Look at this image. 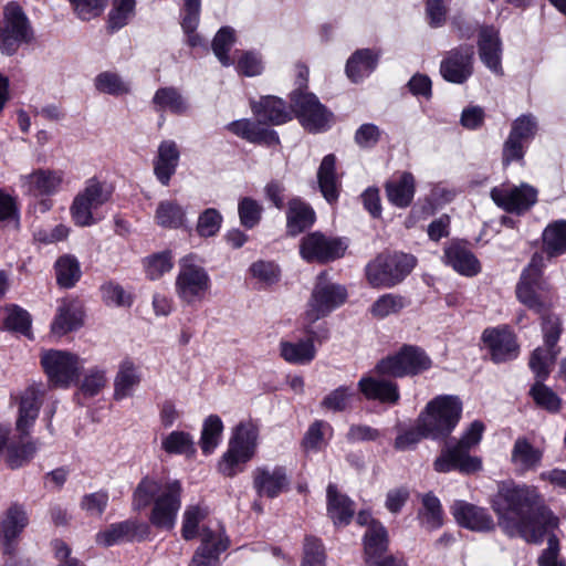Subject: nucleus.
Returning a JSON list of instances; mask_svg holds the SVG:
<instances>
[{
    "instance_id": "obj_61",
    "label": "nucleus",
    "mask_w": 566,
    "mask_h": 566,
    "mask_svg": "<svg viewBox=\"0 0 566 566\" xmlns=\"http://www.w3.org/2000/svg\"><path fill=\"white\" fill-rule=\"evenodd\" d=\"M109 496L106 491H97L85 494L80 503L81 509L93 517H99L108 505Z\"/></svg>"
},
{
    "instance_id": "obj_4",
    "label": "nucleus",
    "mask_w": 566,
    "mask_h": 566,
    "mask_svg": "<svg viewBox=\"0 0 566 566\" xmlns=\"http://www.w3.org/2000/svg\"><path fill=\"white\" fill-rule=\"evenodd\" d=\"M483 431L484 424L479 420L473 421L459 441L446 444L433 462L434 470L440 473L457 470L465 474L480 471L482 461L470 455V450L480 443Z\"/></svg>"
},
{
    "instance_id": "obj_30",
    "label": "nucleus",
    "mask_w": 566,
    "mask_h": 566,
    "mask_svg": "<svg viewBox=\"0 0 566 566\" xmlns=\"http://www.w3.org/2000/svg\"><path fill=\"white\" fill-rule=\"evenodd\" d=\"M44 391L41 385H31L23 391L20 399L17 430L27 436L38 418Z\"/></svg>"
},
{
    "instance_id": "obj_59",
    "label": "nucleus",
    "mask_w": 566,
    "mask_h": 566,
    "mask_svg": "<svg viewBox=\"0 0 566 566\" xmlns=\"http://www.w3.org/2000/svg\"><path fill=\"white\" fill-rule=\"evenodd\" d=\"M354 397V390L348 386H339L331 391L321 402L322 407L334 412L344 411Z\"/></svg>"
},
{
    "instance_id": "obj_43",
    "label": "nucleus",
    "mask_w": 566,
    "mask_h": 566,
    "mask_svg": "<svg viewBox=\"0 0 566 566\" xmlns=\"http://www.w3.org/2000/svg\"><path fill=\"white\" fill-rule=\"evenodd\" d=\"M318 186L324 198L335 202L338 198V179L336 175V157L333 154L326 155L317 171Z\"/></svg>"
},
{
    "instance_id": "obj_47",
    "label": "nucleus",
    "mask_w": 566,
    "mask_h": 566,
    "mask_svg": "<svg viewBox=\"0 0 566 566\" xmlns=\"http://www.w3.org/2000/svg\"><path fill=\"white\" fill-rule=\"evenodd\" d=\"M185 210L184 208L174 200H165L159 202L155 220L164 228L177 229L185 222Z\"/></svg>"
},
{
    "instance_id": "obj_46",
    "label": "nucleus",
    "mask_w": 566,
    "mask_h": 566,
    "mask_svg": "<svg viewBox=\"0 0 566 566\" xmlns=\"http://www.w3.org/2000/svg\"><path fill=\"white\" fill-rule=\"evenodd\" d=\"M56 282L64 289H71L81 279L80 262L73 255L65 254L55 262Z\"/></svg>"
},
{
    "instance_id": "obj_60",
    "label": "nucleus",
    "mask_w": 566,
    "mask_h": 566,
    "mask_svg": "<svg viewBox=\"0 0 566 566\" xmlns=\"http://www.w3.org/2000/svg\"><path fill=\"white\" fill-rule=\"evenodd\" d=\"M107 382L106 371L99 367H93L87 370L81 382V391L85 396H96Z\"/></svg>"
},
{
    "instance_id": "obj_23",
    "label": "nucleus",
    "mask_w": 566,
    "mask_h": 566,
    "mask_svg": "<svg viewBox=\"0 0 566 566\" xmlns=\"http://www.w3.org/2000/svg\"><path fill=\"white\" fill-rule=\"evenodd\" d=\"M490 196L497 207L511 213L522 214L531 205V187L527 184L501 185L492 188Z\"/></svg>"
},
{
    "instance_id": "obj_49",
    "label": "nucleus",
    "mask_w": 566,
    "mask_h": 566,
    "mask_svg": "<svg viewBox=\"0 0 566 566\" xmlns=\"http://www.w3.org/2000/svg\"><path fill=\"white\" fill-rule=\"evenodd\" d=\"M408 305L406 297L386 293L379 296L370 306V314L376 318H385L389 315L398 314Z\"/></svg>"
},
{
    "instance_id": "obj_42",
    "label": "nucleus",
    "mask_w": 566,
    "mask_h": 566,
    "mask_svg": "<svg viewBox=\"0 0 566 566\" xmlns=\"http://www.w3.org/2000/svg\"><path fill=\"white\" fill-rule=\"evenodd\" d=\"M327 512L335 525L348 524L355 512L354 503L333 484L327 488Z\"/></svg>"
},
{
    "instance_id": "obj_11",
    "label": "nucleus",
    "mask_w": 566,
    "mask_h": 566,
    "mask_svg": "<svg viewBox=\"0 0 566 566\" xmlns=\"http://www.w3.org/2000/svg\"><path fill=\"white\" fill-rule=\"evenodd\" d=\"M432 361L423 349L412 345L402 346L396 354L382 358L375 366L378 376L401 378L416 376L431 368Z\"/></svg>"
},
{
    "instance_id": "obj_53",
    "label": "nucleus",
    "mask_w": 566,
    "mask_h": 566,
    "mask_svg": "<svg viewBox=\"0 0 566 566\" xmlns=\"http://www.w3.org/2000/svg\"><path fill=\"white\" fill-rule=\"evenodd\" d=\"M135 0H113L108 14V24L113 30L125 27L135 14Z\"/></svg>"
},
{
    "instance_id": "obj_34",
    "label": "nucleus",
    "mask_w": 566,
    "mask_h": 566,
    "mask_svg": "<svg viewBox=\"0 0 566 566\" xmlns=\"http://www.w3.org/2000/svg\"><path fill=\"white\" fill-rule=\"evenodd\" d=\"M179 157L180 153L174 140L160 143L154 161V172L161 185H169L171 176L176 172Z\"/></svg>"
},
{
    "instance_id": "obj_64",
    "label": "nucleus",
    "mask_w": 566,
    "mask_h": 566,
    "mask_svg": "<svg viewBox=\"0 0 566 566\" xmlns=\"http://www.w3.org/2000/svg\"><path fill=\"white\" fill-rule=\"evenodd\" d=\"M331 426L323 420H317L313 422L304 438H303V447L307 451H318L325 446L324 433L326 430H331Z\"/></svg>"
},
{
    "instance_id": "obj_10",
    "label": "nucleus",
    "mask_w": 566,
    "mask_h": 566,
    "mask_svg": "<svg viewBox=\"0 0 566 566\" xmlns=\"http://www.w3.org/2000/svg\"><path fill=\"white\" fill-rule=\"evenodd\" d=\"M84 363L77 354L65 349H43L40 354V364L48 382L55 388L66 389L76 384Z\"/></svg>"
},
{
    "instance_id": "obj_22",
    "label": "nucleus",
    "mask_w": 566,
    "mask_h": 566,
    "mask_svg": "<svg viewBox=\"0 0 566 566\" xmlns=\"http://www.w3.org/2000/svg\"><path fill=\"white\" fill-rule=\"evenodd\" d=\"M150 534V527L147 523L137 520H126L111 524L104 531L96 534V543L108 547L120 542H130L134 539H145Z\"/></svg>"
},
{
    "instance_id": "obj_37",
    "label": "nucleus",
    "mask_w": 566,
    "mask_h": 566,
    "mask_svg": "<svg viewBox=\"0 0 566 566\" xmlns=\"http://www.w3.org/2000/svg\"><path fill=\"white\" fill-rule=\"evenodd\" d=\"M378 60V52L370 49L357 50L347 60L346 74L352 82L358 83L376 70Z\"/></svg>"
},
{
    "instance_id": "obj_25",
    "label": "nucleus",
    "mask_w": 566,
    "mask_h": 566,
    "mask_svg": "<svg viewBox=\"0 0 566 566\" xmlns=\"http://www.w3.org/2000/svg\"><path fill=\"white\" fill-rule=\"evenodd\" d=\"M358 389L367 400L385 405L395 406L400 399L398 384L386 378L365 375L358 381Z\"/></svg>"
},
{
    "instance_id": "obj_24",
    "label": "nucleus",
    "mask_w": 566,
    "mask_h": 566,
    "mask_svg": "<svg viewBox=\"0 0 566 566\" xmlns=\"http://www.w3.org/2000/svg\"><path fill=\"white\" fill-rule=\"evenodd\" d=\"M229 541L223 532L203 530L201 545L196 551L189 566H219V556L228 548Z\"/></svg>"
},
{
    "instance_id": "obj_50",
    "label": "nucleus",
    "mask_w": 566,
    "mask_h": 566,
    "mask_svg": "<svg viewBox=\"0 0 566 566\" xmlns=\"http://www.w3.org/2000/svg\"><path fill=\"white\" fill-rule=\"evenodd\" d=\"M0 326L2 328L19 332L21 334L27 335L30 331L31 326V317L30 314L17 306H8L2 311V318H1Z\"/></svg>"
},
{
    "instance_id": "obj_36",
    "label": "nucleus",
    "mask_w": 566,
    "mask_h": 566,
    "mask_svg": "<svg viewBox=\"0 0 566 566\" xmlns=\"http://www.w3.org/2000/svg\"><path fill=\"white\" fill-rule=\"evenodd\" d=\"M140 381L139 368L129 359L123 360L114 378V399L119 401L132 397Z\"/></svg>"
},
{
    "instance_id": "obj_55",
    "label": "nucleus",
    "mask_w": 566,
    "mask_h": 566,
    "mask_svg": "<svg viewBox=\"0 0 566 566\" xmlns=\"http://www.w3.org/2000/svg\"><path fill=\"white\" fill-rule=\"evenodd\" d=\"M533 402L551 413L562 409L560 397L552 388L541 384L533 385Z\"/></svg>"
},
{
    "instance_id": "obj_13",
    "label": "nucleus",
    "mask_w": 566,
    "mask_h": 566,
    "mask_svg": "<svg viewBox=\"0 0 566 566\" xmlns=\"http://www.w3.org/2000/svg\"><path fill=\"white\" fill-rule=\"evenodd\" d=\"M558 525V518L545 505L542 499L533 495V544L538 543L536 530L543 528L541 536L547 538V547L537 559L538 566H566L564 559L559 558V542L553 534Z\"/></svg>"
},
{
    "instance_id": "obj_56",
    "label": "nucleus",
    "mask_w": 566,
    "mask_h": 566,
    "mask_svg": "<svg viewBox=\"0 0 566 566\" xmlns=\"http://www.w3.org/2000/svg\"><path fill=\"white\" fill-rule=\"evenodd\" d=\"M302 566H326L325 548L321 539L313 536L305 538Z\"/></svg>"
},
{
    "instance_id": "obj_40",
    "label": "nucleus",
    "mask_w": 566,
    "mask_h": 566,
    "mask_svg": "<svg viewBox=\"0 0 566 566\" xmlns=\"http://www.w3.org/2000/svg\"><path fill=\"white\" fill-rule=\"evenodd\" d=\"M153 104L157 112H169L175 115H185L190 107L187 98L174 86L158 88L153 96Z\"/></svg>"
},
{
    "instance_id": "obj_9",
    "label": "nucleus",
    "mask_w": 566,
    "mask_h": 566,
    "mask_svg": "<svg viewBox=\"0 0 566 566\" xmlns=\"http://www.w3.org/2000/svg\"><path fill=\"white\" fill-rule=\"evenodd\" d=\"M211 290V277L208 271L198 264L193 255L179 261V271L175 281L177 297L188 306L202 303Z\"/></svg>"
},
{
    "instance_id": "obj_54",
    "label": "nucleus",
    "mask_w": 566,
    "mask_h": 566,
    "mask_svg": "<svg viewBox=\"0 0 566 566\" xmlns=\"http://www.w3.org/2000/svg\"><path fill=\"white\" fill-rule=\"evenodd\" d=\"M233 43L234 30L230 27L221 28L213 38V53L223 66H230L232 64V61L229 57L228 52L230 51Z\"/></svg>"
},
{
    "instance_id": "obj_31",
    "label": "nucleus",
    "mask_w": 566,
    "mask_h": 566,
    "mask_svg": "<svg viewBox=\"0 0 566 566\" xmlns=\"http://www.w3.org/2000/svg\"><path fill=\"white\" fill-rule=\"evenodd\" d=\"M479 55L482 63L494 74H502V45L499 32L493 27H483L479 36Z\"/></svg>"
},
{
    "instance_id": "obj_26",
    "label": "nucleus",
    "mask_w": 566,
    "mask_h": 566,
    "mask_svg": "<svg viewBox=\"0 0 566 566\" xmlns=\"http://www.w3.org/2000/svg\"><path fill=\"white\" fill-rule=\"evenodd\" d=\"M29 524V516L23 506L14 504L4 513L0 524V538L4 554L14 551L15 542Z\"/></svg>"
},
{
    "instance_id": "obj_44",
    "label": "nucleus",
    "mask_w": 566,
    "mask_h": 566,
    "mask_svg": "<svg viewBox=\"0 0 566 566\" xmlns=\"http://www.w3.org/2000/svg\"><path fill=\"white\" fill-rule=\"evenodd\" d=\"M200 9L201 0H184L180 11L181 27L187 35V43L193 48L202 44L201 36L195 32L200 21Z\"/></svg>"
},
{
    "instance_id": "obj_38",
    "label": "nucleus",
    "mask_w": 566,
    "mask_h": 566,
    "mask_svg": "<svg viewBox=\"0 0 566 566\" xmlns=\"http://www.w3.org/2000/svg\"><path fill=\"white\" fill-rule=\"evenodd\" d=\"M315 221L314 210L303 200L294 198L289 201L286 211V231L295 237L310 228Z\"/></svg>"
},
{
    "instance_id": "obj_14",
    "label": "nucleus",
    "mask_w": 566,
    "mask_h": 566,
    "mask_svg": "<svg viewBox=\"0 0 566 566\" xmlns=\"http://www.w3.org/2000/svg\"><path fill=\"white\" fill-rule=\"evenodd\" d=\"M33 39V30L22 8L15 2L8 3L3 9V21L0 27V51L11 55L23 43Z\"/></svg>"
},
{
    "instance_id": "obj_48",
    "label": "nucleus",
    "mask_w": 566,
    "mask_h": 566,
    "mask_svg": "<svg viewBox=\"0 0 566 566\" xmlns=\"http://www.w3.org/2000/svg\"><path fill=\"white\" fill-rule=\"evenodd\" d=\"M419 518L428 530H437L443 524V513L439 499L432 493L422 496V509Z\"/></svg>"
},
{
    "instance_id": "obj_21",
    "label": "nucleus",
    "mask_w": 566,
    "mask_h": 566,
    "mask_svg": "<svg viewBox=\"0 0 566 566\" xmlns=\"http://www.w3.org/2000/svg\"><path fill=\"white\" fill-rule=\"evenodd\" d=\"M64 181V172L54 169H35L20 177L21 188L33 197L53 196L57 193Z\"/></svg>"
},
{
    "instance_id": "obj_2",
    "label": "nucleus",
    "mask_w": 566,
    "mask_h": 566,
    "mask_svg": "<svg viewBox=\"0 0 566 566\" xmlns=\"http://www.w3.org/2000/svg\"><path fill=\"white\" fill-rule=\"evenodd\" d=\"M554 298L549 289L533 280V316H536L545 346L533 352V374L538 379L549 375L558 354L555 346L563 333L562 321L552 310Z\"/></svg>"
},
{
    "instance_id": "obj_16",
    "label": "nucleus",
    "mask_w": 566,
    "mask_h": 566,
    "mask_svg": "<svg viewBox=\"0 0 566 566\" xmlns=\"http://www.w3.org/2000/svg\"><path fill=\"white\" fill-rule=\"evenodd\" d=\"M347 242L340 238L312 232L302 238L300 254L307 262L326 263L344 256Z\"/></svg>"
},
{
    "instance_id": "obj_6",
    "label": "nucleus",
    "mask_w": 566,
    "mask_h": 566,
    "mask_svg": "<svg viewBox=\"0 0 566 566\" xmlns=\"http://www.w3.org/2000/svg\"><path fill=\"white\" fill-rule=\"evenodd\" d=\"M417 260L402 252H382L365 268L367 282L374 289H391L401 283L413 270Z\"/></svg>"
},
{
    "instance_id": "obj_35",
    "label": "nucleus",
    "mask_w": 566,
    "mask_h": 566,
    "mask_svg": "<svg viewBox=\"0 0 566 566\" xmlns=\"http://www.w3.org/2000/svg\"><path fill=\"white\" fill-rule=\"evenodd\" d=\"M531 135V118L522 116L517 118L512 127L509 138L503 147V164L510 165L524 157L523 140Z\"/></svg>"
},
{
    "instance_id": "obj_41",
    "label": "nucleus",
    "mask_w": 566,
    "mask_h": 566,
    "mask_svg": "<svg viewBox=\"0 0 566 566\" xmlns=\"http://www.w3.org/2000/svg\"><path fill=\"white\" fill-rule=\"evenodd\" d=\"M253 111L260 120L272 125H281L292 119V111L284 101L275 96L263 97L253 106Z\"/></svg>"
},
{
    "instance_id": "obj_32",
    "label": "nucleus",
    "mask_w": 566,
    "mask_h": 566,
    "mask_svg": "<svg viewBox=\"0 0 566 566\" xmlns=\"http://www.w3.org/2000/svg\"><path fill=\"white\" fill-rule=\"evenodd\" d=\"M385 191L388 201L397 208L411 205L416 192V180L411 172L402 171L394 175L386 184Z\"/></svg>"
},
{
    "instance_id": "obj_52",
    "label": "nucleus",
    "mask_w": 566,
    "mask_h": 566,
    "mask_svg": "<svg viewBox=\"0 0 566 566\" xmlns=\"http://www.w3.org/2000/svg\"><path fill=\"white\" fill-rule=\"evenodd\" d=\"M95 88L104 94L119 96L130 92V83L113 72H102L94 80Z\"/></svg>"
},
{
    "instance_id": "obj_58",
    "label": "nucleus",
    "mask_w": 566,
    "mask_h": 566,
    "mask_svg": "<svg viewBox=\"0 0 566 566\" xmlns=\"http://www.w3.org/2000/svg\"><path fill=\"white\" fill-rule=\"evenodd\" d=\"M262 211V206L250 197L242 198L238 206L240 222L248 229H252L260 222Z\"/></svg>"
},
{
    "instance_id": "obj_29",
    "label": "nucleus",
    "mask_w": 566,
    "mask_h": 566,
    "mask_svg": "<svg viewBox=\"0 0 566 566\" xmlns=\"http://www.w3.org/2000/svg\"><path fill=\"white\" fill-rule=\"evenodd\" d=\"M83 325V311L74 298H63L56 308V314L51 323V333L62 337L67 333L78 329Z\"/></svg>"
},
{
    "instance_id": "obj_28",
    "label": "nucleus",
    "mask_w": 566,
    "mask_h": 566,
    "mask_svg": "<svg viewBox=\"0 0 566 566\" xmlns=\"http://www.w3.org/2000/svg\"><path fill=\"white\" fill-rule=\"evenodd\" d=\"M451 512L458 524L472 531L486 532L495 526L492 516L485 509L465 501H455Z\"/></svg>"
},
{
    "instance_id": "obj_8",
    "label": "nucleus",
    "mask_w": 566,
    "mask_h": 566,
    "mask_svg": "<svg viewBox=\"0 0 566 566\" xmlns=\"http://www.w3.org/2000/svg\"><path fill=\"white\" fill-rule=\"evenodd\" d=\"M462 413V402L457 396L441 395L430 400L419 415L430 439L447 438L457 427Z\"/></svg>"
},
{
    "instance_id": "obj_12",
    "label": "nucleus",
    "mask_w": 566,
    "mask_h": 566,
    "mask_svg": "<svg viewBox=\"0 0 566 566\" xmlns=\"http://www.w3.org/2000/svg\"><path fill=\"white\" fill-rule=\"evenodd\" d=\"M113 188L105 181L91 178L85 187L75 196L70 208L75 224L88 227L96 222L94 211L112 198Z\"/></svg>"
},
{
    "instance_id": "obj_18",
    "label": "nucleus",
    "mask_w": 566,
    "mask_h": 566,
    "mask_svg": "<svg viewBox=\"0 0 566 566\" xmlns=\"http://www.w3.org/2000/svg\"><path fill=\"white\" fill-rule=\"evenodd\" d=\"M481 340L496 364L514 359L518 355L520 347L515 335L506 325L485 328Z\"/></svg>"
},
{
    "instance_id": "obj_57",
    "label": "nucleus",
    "mask_w": 566,
    "mask_h": 566,
    "mask_svg": "<svg viewBox=\"0 0 566 566\" xmlns=\"http://www.w3.org/2000/svg\"><path fill=\"white\" fill-rule=\"evenodd\" d=\"M221 213L213 208H208L200 213L197 222V232L202 238L214 237L222 224Z\"/></svg>"
},
{
    "instance_id": "obj_3",
    "label": "nucleus",
    "mask_w": 566,
    "mask_h": 566,
    "mask_svg": "<svg viewBox=\"0 0 566 566\" xmlns=\"http://www.w3.org/2000/svg\"><path fill=\"white\" fill-rule=\"evenodd\" d=\"M491 504L507 536L531 542V491L526 485L502 482Z\"/></svg>"
},
{
    "instance_id": "obj_20",
    "label": "nucleus",
    "mask_w": 566,
    "mask_h": 566,
    "mask_svg": "<svg viewBox=\"0 0 566 566\" xmlns=\"http://www.w3.org/2000/svg\"><path fill=\"white\" fill-rule=\"evenodd\" d=\"M253 489L258 496L275 499L290 488V478L282 465H261L252 472Z\"/></svg>"
},
{
    "instance_id": "obj_62",
    "label": "nucleus",
    "mask_w": 566,
    "mask_h": 566,
    "mask_svg": "<svg viewBox=\"0 0 566 566\" xmlns=\"http://www.w3.org/2000/svg\"><path fill=\"white\" fill-rule=\"evenodd\" d=\"M172 269L171 255L168 252L154 254L146 259L145 270L147 277L155 281Z\"/></svg>"
},
{
    "instance_id": "obj_7",
    "label": "nucleus",
    "mask_w": 566,
    "mask_h": 566,
    "mask_svg": "<svg viewBox=\"0 0 566 566\" xmlns=\"http://www.w3.org/2000/svg\"><path fill=\"white\" fill-rule=\"evenodd\" d=\"M346 298L347 291L343 285L332 282L325 272L317 275L303 316L305 332L313 335V324L343 305Z\"/></svg>"
},
{
    "instance_id": "obj_5",
    "label": "nucleus",
    "mask_w": 566,
    "mask_h": 566,
    "mask_svg": "<svg viewBox=\"0 0 566 566\" xmlns=\"http://www.w3.org/2000/svg\"><path fill=\"white\" fill-rule=\"evenodd\" d=\"M258 444V426L252 421L238 423L232 430L227 451L218 462V471L228 478L243 472L247 463L255 455Z\"/></svg>"
},
{
    "instance_id": "obj_63",
    "label": "nucleus",
    "mask_w": 566,
    "mask_h": 566,
    "mask_svg": "<svg viewBox=\"0 0 566 566\" xmlns=\"http://www.w3.org/2000/svg\"><path fill=\"white\" fill-rule=\"evenodd\" d=\"M207 512L199 505H190L184 512L182 537L192 539L198 534L199 523L205 518Z\"/></svg>"
},
{
    "instance_id": "obj_17",
    "label": "nucleus",
    "mask_w": 566,
    "mask_h": 566,
    "mask_svg": "<svg viewBox=\"0 0 566 566\" xmlns=\"http://www.w3.org/2000/svg\"><path fill=\"white\" fill-rule=\"evenodd\" d=\"M544 254L533 256V277L541 273L553 259L566 253V219L553 221L546 226L542 234Z\"/></svg>"
},
{
    "instance_id": "obj_1",
    "label": "nucleus",
    "mask_w": 566,
    "mask_h": 566,
    "mask_svg": "<svg viewBox=\"0 0 566 566\" xmlns=\"http://www.w3.org/2000/svg\"><path fill=\"white\" fill-rule=\"evenodd\" d=\"M182 485L178 480L145 476L133 493V507L140 511L153 505L149 523L158 530L171 531L181 507Z\"/></svg>"
},
{
    "instance_id": "obj_27",
    "label": "nucleus",
    "mask_w": 566,
    "mask_h": 566,
    "mask_svg": "<svg viewBox=\"0 0 566 566\" xmlns=\"http://www.w3.org/2000/svg\"><path fill=\"white\" fill-rule=\"evenodd\" d=\"M443 262L464 276H475L481 264L473 252L460 241H452L443 250Z\"/></svg>"
},
{
    "instance_id": "obj_33",
    "label": "nucleus",
    "mask_w": 566,
    "mask_h": 566,
    "mask_svg": "<svg viewBox=\"0 0 566 566\" xmlns=\"http://www.w3.org/2000/svg\"><path fill=\"white\" fill-rule=\"evenodd\" d=\"M227 129L232 134L253 144L276 145L280 143L275 130L270 129L259 122L250 119H239L227 125Z\"/></svg>"
},
{
    "instance_id": "obj_39",
    "label": "nucleus",
    "mask_w": 566,
    "mask_h": 566,
    "mask_svg": "<svg viewBox=\"0 0 566 566\" xmlns=\"http://www.w3.org/2000/svg\"><path fill=\"white\" fill-rule=\"evenodd\" d=\"M307 339H301L296 343L282 340L280 343L281 357L294 365H307L316 356V348L313 338L316 334L310 335Z\"/></svg>"
},
{
    "instance_id": "obj_51",
    "label": "nucleus",
    "mask_w": 566,
    "mask_h": 566,
    "mask_svg": "<svg viewBox=\"0 0 566 566\" xmlns=\"http://www.w3.org/2000/svg\"><path fill=\"white\" fill-rule=\"evenodd\" d=\"M161 448L169 454L192 455L196 452L195 442L190 433L185 431H172L161 441Z\"/></svg>"
},
{
    "instance_id": "obj_15",
    "label": "nucleus",
    "mask_w": 566,
    "mask_h": 566,
    "mask_svg": "<svg viewBox=\"0 0 566 566\" xmlns=\"http://www.w3.org/2000/svg\"><path fill=\"white\" fill-rule=\"evenodd\" d=\"M293 112L302 126L312 133L328 129L332 123V113L310 92L293 91L291 93Z\"/></svg>"
},
{
    "instance_id": "obj_19",
    "label": "nucleus",
    "mask_w": 566,
    "mask_h": 566,
    "mask_svg": "<svg viewBox=\"0 0 566 566\" xmlns=\"http://www.w3.org/2000/svg\"><path fill=\"white\" fill-rule=\"evenodd\" d=\"M473 48L460 45L446 53L440 63L441 76L450 83L463 84L473 73Z\"/></svg>"
},
{
    "instance_id": "obj_45",
    "label": "nucleus",
    "mask_w": 566,
    "mask_h": 566,
    "mask_svg": "<svg viewBox=\"0 0 566 566\" xmlns=\"http://www.w3.org/2000/svg\"><path fill=\"white\" fill-rule=\"evenodd\" d=\"M223 432V422L217 415L208 416L202 423L200 448L205 454L212 453L219 446Z\"/></svg>"
}]
</instances>
